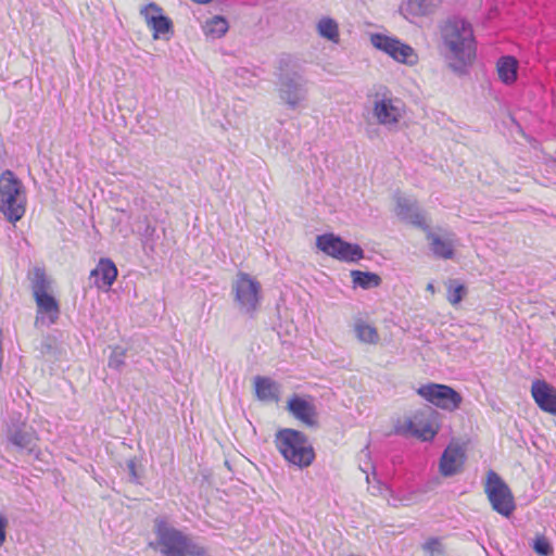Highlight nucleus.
<instances>
[{
  "label": "nucleus",
  "instance_id": "36",
  "mask_svg": "<svg viewBox=\"0 0 556 556\" xmlns=\"http://www.w3.org/2000/svg\"><path fill=\"white\" fill-rule=\"evenodd\" d=\"M427 290H428V291H431V292H434V287H433V285H432V283H428V286H427Z\"/></svg>",
  "mask_w": 556,
  "mask_h": 556
},
{
  "label": "nucleus",
  "instance_id": "15",
  "mask_svg": "<svg viewBox=\"0 0 556 556\" xmlns=\"http://www.w3.org/2000/svg\"><path fill=\"white\" fill-rule=\"evenodd\" d=\"M531 394L543 412L556 416V390L554 387L545 380H535L531 386Z\"/></svg>",
  "mask_w": 556,
  "mask_h": 556
},
{
  "label": "nucleus",
  "instance_id": "30",
  "mask_svg": "<svg viewBox=\"0 0 556 556\" xmlns=\"http://www.w3.org/2000/svg\"><path fill=\"white\" fill-rule=\"evenodd\" d=\"M405 11L413 16H422L429 13L427 0H407Z\"/></svg>",
  "mask_w": 556,
  "mask_h": 556
},
{
  "label": "nucleus",
  "instance_id": "24",
  "mask_svg": "<svg viewBox=\"0 0 556 556\" xmlns=\"http://www.w3.org/2000/svg\"><path fill=\"white\" fill-rule=\"evenodd\" d=\"M255 392L260 400L278 401L279 386L267 377L255 378Z\"/></svg>",
  "mask_w": 556,
  "mask_h": 556
},
{
  "label": "nucleus",
  "instance_id": "34",
  "mask_svg": "<svg viewBox=\"0 0 556 556\" xmlns=\"http://www.w3.org/2000/svg\"><path fill=\"white\" fill-rule=\"evenodd\" d=\"M127 469H128V475H129L130 481L135 482V483H140L141 476L137 470V459L136 458H130L127 460Z\"/></svg>",
  "mask_w": 556,
  "mask_h": 556
},
{
  "label": "nucleus",
  "instance_id": "20",
  "mask_svg": "<svg viewBox=\"0 0 556 556\" xmlns=\"http://www.w3.org/2000/svg\"><path fill=\"white\" fill-rule=\"evenodd\" d=\"M407 431L414 437L428 441L434 438L438 428L432 421H424L422 414H415L413 419L406 422Z\"/></svg>",
  "mask_w": 556,
  "mask_h": 556
},
{
  "label": "nucleus",
  "instance_id": "10",
  "mask_svg": "<svg viewBox=\"0 0 556 556\" xmlns=\"http://www.w3.org/2000/svg\"><path fill=\"white\" fill-rule=\"evenodd\" d=\"M5 439L8 444L16 447L18 451H26L27 454L35 455L36 458L39 457V452L36 451V434L31 429L27 428L25 422L12 421L8 425Z\"/></svg>",
  "mask_w": 556,
  "mask_h": 556
},
{
  "label": "nucleus",
  "instance_id": "26",
  "mask_svg": "<svg viewBox=\"0 0 556 556\" xmlns=\"http://www.w3.org/2000/svg\"><path fill=\"white\" fill-rule=\"evenodd\" d=\"M352 281L354 287H359L364 290L377 288L381 285L379 275L371 271L351 270Z\"/></svg>",
  "mask_w": 556,
  "mask_h": 556
},
{
  "label": "nucleus",
  "instance_id": "6",
  "mask_svg": "<svg viewBox=\"0 0 556 556\" xmlns=\"http://www.w3.org/2000/svg\"><path fill=\"white\" fill-rule=\"evenodd\" d=\"M231 289L239 312L251 318L254 317L261 305V283L251 275L239 271Z\"/></svg>",
  "mask_w": 556,
  "mask_h": 556
},
{
  "label": "nucleus",
  "instance_id": "4",
  "mask_svg": "<svg viewBox=\"0 0 556 556\" xmlns=\"http://www.w3.org/2000/svg\"><path fill=\"white\" fill-rule=\"evenodd\" d=\"M25 189L21 179L10 169L0 175V212L12 224L26 211Z\"/></svg>",
  "mask_w": 556,
  "mask_h": 556
},
{
  "label": "nucleus",
  "instance_id": "11",
  "mask_svg": "<svg viewBox=\"0 0 556 556\" xmlns=\"http://www.w3.org/2000/svg\"><path fill=\"white\" fill-rule=\"evenodd\" d=\"M370 40L375 48L386 52L397 62L407 64L415 62V60H410V58H416L414 49L396 38L382 34H374Z\"/></svg>",
  "mask_w": 556,
  "mask_h": 556
},
{
  "label": "nucleus",
  "instance_id": "31",
  "mask_svg": "<svg viewBox=\"0 0 556 556\" xmlns=\"http://www.w3.org/2000/svg\"><path fill=\"white\" fill-rule=\"evenodd\" d=\"M109 367L115 370H121L125 365V350L121 346H115L109 357Z\"/></svg>",
  "mask_w": 556,
  "mask_h": 556
},
{
  "label": "nucleus",
  "instance_id": "12",
  "mask_svg": "<svg viewBox=\"0 0 556 556\" xmlns=\"http://www.w3.org/2000/svg\"><path fill=\"white\" fill-rule=\"evenodd\" d=\"M372 112L380 125L392 127L403 116V102L397 98L383 96L375 100Z\"/></svg>",
  "mask_w": 556,
  "mask_h": 556
},
{
  "label": "nucleus",
  "instance_id": "27",
  "mask_svg": "<svg viewBox=\"0 0 556 556\" xmlns=\"http://www.w3.org/2000/svg\"><path fill=\"white\" fill-rule=\"evenodd\" d=\"M203 30L206 36L212 38H220L228 30V22L225 17L216 15L206 21L203 25Z\"/></svg>",
  "mask_w": 556,
  "mask_h": 556
},
{
  "label": "nucleus",
  "instance_id": "19",
  "mask_svg": "<svg viewBox=\"0 0 556 556\" xmlns=\"http://www.w3.org/2000/svg\"><path fill=\"white\" fill-rule=\"evenodd\" d=\"M427 240L429 241L430 250L438 258L451 260L454 256V243L450 238H442L441 236L432 232L429 228L425 230Z\"/></svg>",
  "mask_w": 556,
  "mask_h": 556
},
{
  "label": "nucleus",
  "instance_id": "35",
  "mask_svg": "<svg viewBox=\"0 0 556 556\" xmlns=\"http://www.w3.org/2000/svg\"><path fill=\"white\" fill-rule=\"evenodd\" d=\"M7 527H8V519L4 516L0 515V546H2L3 543L5 542Z\"/></svg>",
  "mask_w": 556,
  "mask_h": 556
},
{
  "label": "nucleus",
  "instance_id": "2",
  "mask_svg": "<svg viewBox=\"0 0 556 556\" xmlns=\"http://www.w3.org/2000/svg\"><path fill=\"white\" fill-rule=\"evenodd\" d=\"M156 540L149 546L163 556H207V549L189 535L173 527L165 518L154 519Z\"/></svg>",
  "mask_w": 556,
  "mask_h": 556
},
{
  "label": "nucleus",
  "instance_id": "9",
  "mask_svg": "<svg viewBox=\"0 0 556 556\" xmlns=\"http://www.w3.org/2000/svg\"><path fill=\"white\" fill-rule=\"evenodd\" d=\"M417 393L427 402L447 412L456 410L463 402L462 395L446 384H424L418 388Z\"/></svg>",
  "mask_w": 556,
  "mask_h": 556
},
{
  "label": "nucleus",
  "instance_id": "21",
  "mask_svg": "<svg viewBox=\"0 0 556 556\" xmlns=\"http://www.w3.org/2000/svg\"><path fill=\"white\" fill-rule=\"evenodd\" d=\"M317 34L327 41L338 45L340 42V29L336 20L329 16H323L315 25Z\"/></svg>",
  "mask_w": 556,
  "mask_h": 556
},
{
  "label": "nucleus",
  "instance_id": "22",
  "mask_svg": "<svg viewBox=\"0 0 556 556\" xmlns=\"http://www.w3.org/2000/svg\"><path fill=\"white\" fill-rule=\"evenodd\" d=\"M289 412L299 420L308 426H313V413L308 402L294 395L288 402Z\"/></svg>",
  "mask_w": 556,
  "mask_h": 556
},
{
  "label": "nucleus",
  "instance_id": "32",
  "mask_svg": "<svg viewBox=\"0 0 556 556\" xmlns=\"http://www.w3.org/2000/svg\"><path fill=\"white\" fill-rule=\"evenodd\" d=\"M533 549L541 556H548L553 549L544 536H538L533 542Z\"/></svg>",
  "mask_w": 556,
  "mask_h": 556
},
{
  "label": "nucleus",
  "instance_id": "33",
  "mask_svg": "<svg viewBox=\"0 0 556 556\" xmlns=\"http://www.w3.org/2000/svg\"><path fill=\"white\" fill-rule=\"evenodd\" d=\"M422 548L425 552L429 553L430 556L434 555L435 553L441 554L443 552L441 543L437 538H431L426 541L422 545Z\"/></svg>",
  "mask_w": 556,
  "mask_h": 556
},
{
  "label": "nucleus",
  "instance_id": "16",
  "mask_svg": "<svg viewBox=\"0 0 556 556\" xmlns=\"http://www.w3.org/2000/svg\"><path fill=\"white\" fill-rule=\"evenodd\" d=\"M465 462V454L460 446L448 445L440 458V473L443 477H452L459 473Z\"/></svg>",
  "mask_w": 556,
  "mask_h": 556
},
{
  "label": "nucleus",
  "instance_id": "25",
  "mask_svg": "<svg viewBox=\"0 0 556 556\" xmlns=\"http://www.w3.org/2000/svg\"><path fill=\"white\" fill-rule=\"evenodd\" d=\"M33 296L52 291V280L47 276L43 268L35 267L30 278Z\"/></svg>",
  "mask_w": 556,
  "mask_h": 556
},
{
  "label": "nucleus",
  "instance_id": "13",
  "mask_svg": "<svg viewBox=\"0 0 556 556\" xmlns=\"http://www.w3.org/2000/svg\"><path fill=\"white\" fill-rule=\"evenodd\" d=\"M140 14L146 18L148 26L153 30V37L156 39L160 35L172 31L173 23L169 17L162 14V8L151 2L140 10Z\"/></svg>",
  "mask_w": 556,
  "mask_h": 556
},
{
  "label": "nucleus",
  "instance_id": "7",
  "mask_svg": "<svg viewBox=\"0 0 556 556\" xmlns=\"http://www.w3.org/2000/svg\"><path fill=\"white\" fill-rule=\"evenodd\" d=\"M483 486L492 509L503 517H510L516 509L515 497L502 477L494 470H489Z\"/></svg>",
  "mask_w": 556,
  "mask_h": 556
},
{
  "label": "nucleus",
  "instance_id": "18",
  "mask_svg": "<svg viewBox=\"0 0 556 556\" xmlns=\"http://www.w3.org/2000/svg\"><path fill=\"white\" fill-rule=\"evenodd\" d=\"M117 274V268L113 261L102 257L96 268L91 270L90 277L96 278L94 283L99 289L108 290L116 280Z\"/></svg>",
  "mask_w": 556,
  "mask_h": 556
},
{
  "label": "nucleus",
  "instance_id": "8",
  "mask_svg": "<svg viewBox=\"0 0 556 556\" xmlns=\"http://www.w3.org/2000/svg\"><path fill=\"white\" fill-rule=\"evenodd\" d=\"M315 244L320 251L340 262L356 263L364 258L361 245L346 242L333 233L318 236Z\"/></svg>",
  "mask_w": 556,
  "mask_h": 556
},
{
  "label": "nucleus",
  "instance_id": "23",
  "mask_svg": "<svg viewBox=\"0 0 556 556\" xmlns=\"http://www.w3.org/2000/svg\"><path fill=\"white\" fill-rule=\"evenodd\" d=\"M500 79L506 84H513L517 79L518 62L514 56L506 55L498 59L496 64Z\"/></svg>",
  "mask_w": 556,
  "mask_h": 556
},
{
  "label": "nucleus",
  "instance_id": "28",
  "mask_svg": "<svg viewBox=\"0 0 556 556\" xmlns=\"http://www.w3.org/2000/svg\"><path fill=\"white\" fill-rule=\"evenodd\" d=\"M355 333L359 341L365 343H376L378 341V333L375 327L359 323L355 325Z\"/></svg>",
  "mask_w": 556,
  "mask_h": 556
},
{
  "label": "nucleus",
  "instance_id": "14",
  "mask_svg": "<svg viewBox=\"0 0 556 556\" xmlns=\"http://www.w3.org/2000/svg\"><path fill=\"white\" fill-rule=\"evenodd\" d=\"M395 213L399 218L407 222L422 230H428L425 215L419 208L417 201L410 198L397 197Z\"/></svg>",
  "mask_w": 556,
  "mask_h": 556
},
{
  "label": "nucleus",
  "instance_id": "3",
  "mask_svg": "<svg viewBox=\"0 0 556 556\" xmlns=\"http://www.w3.org/2000/svg\"><path fill=\"white\" fill-rule=\"evenodd\" d=\"M278 92L280 99L294 109L307 93L301 64L290 55L279 60Z\"/></svg>",
  "mask_w": 556,
  "mask_h": 556
},
{
  "label": "nucleus",
  "instance_id": "29",
  "mask_svg": "<svg viewBox=\"0 0 556 556\" xmlns=\"http://www.w3.org/2000/svg\"><path fill=\"white\" fill-rule=\"evenodd\" d=\"M466 294V287L457 280H450L447 286V301L452 305H457Z\"/></svg>",
  "mask_w": 556,
  "mask_h": 556
},
{
  "label": "nucleus",
  "instance_id": "1",
  "mask_svg": "<svg viewBox=\"0 0 556 556\" xmlns=\"http://www.w3.org/2000/svg\"><path fill=\"white\" fill-rule=\"evenodd\" d=\"M440 36L448 66L455 73L464 74L476 56L471 25L462 17H448L440 25Z\"/></svg>",
  "mask_w": 556,
  "mask_h": 556
},
{
  "label": "nucleus",
  "instance_id": "17",
  "mask_svg": "<svg viewBox=\"0 0 556 556\" xmlns=\"http://www.w3.org/2000/svg\"><path fill=\"white\" fill-rule=\"evenodd\" d=\"M37 305V314L35 324L38 325L43 320L45 316L48 319V326L58 321L60 316V304L51 292L42 293L34 296Z\"/></svg>",
  "mask_w": 556,
  "mask_h": 556
},
{
  "label": "nucleus",
  "instance_id": "5",
  "mask_svg": "<svg viewBox=\"0 0 556 556\" xmlns=\"http://www.w3.org/2000/svg\"><path fill=\"white\" fill-rule=\"evenodd\" d=\"M275 444L285 459L299 468L308 467L313 463V446L299 430L280 429L276 433Z\"/></svg>",
  "mask_w": 556,
  "mask_h": 556
}]
</instances>
